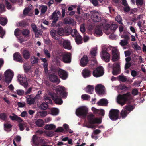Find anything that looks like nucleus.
Segmentation results:
<instances>
[{"mask_svg":"<svg viewBox=\"0 0 146 146\" xmlns=\"http://www.w3.org/2000/svg\"><path fill=\"white\" fill-rule=\"evenodd\" d=\"M65 90V89L63 86L59 85L56 89V94L49 92L48 94L51 96L52 100L56 104H61L63 103L61 96L64 98L66 96V93Z\"/></svg>","mask_w":146,"mask_h":146,"instance_id":"nucleus-1","label":"nucleus"},{"mask_svg":"<svg viewBox=\"0 0 146 146\" xmlns=\"http://www.w3.org/2000/svg\"><path fill=\"white\" fill-rule=\"evenodd\" d=\"M131 96V94L129 92H128L123 94H119L117 97V102L121 105L123 106L127 102L129 101Z\"/></svg>","mask_w":146,"mask_h":146,"instance_id":"nucleus-2","label":"nucleus"},{"mask_svg":"<svg viewBox=\"0 0 146 146\" xmlns=\"http://www.w3.org/2000/svg\"><path fill=\"white\" fill-rule=\"evenodd\" d=\"M71 57L70 53L65 52L58 55L56 56V58L59 59L65 63H68L71 62Z\"/></svg>","mask_w":146,"mask_h":146,"instance_id":"nucleus-3","label":"nucleus"},{"mask_svg":"<svg viewBox=\"0 0 146 146\" xmlns=\"http://www.w3.org/2000/svg\"><path fill=\"white\" fill-rule=\"evenodd\" d=\"M88 119L89 120V124L87 125V127L88 128L94 129L96 126L94 124L98 123L100 121V118H95L92 114L89 115L88 116Z\"/></svg>","mask_w":146,"mask_h":146,"instance_id":"nucleus-4","label":"nucleus"},{"mask_svg":"<svg viewBox=\"0 0 146 146\" xmlns=\"http://www.w3.org/2000/svg\"><path fill=\"white\" fill-rule=\"evenodd\" d=\"M13 75V72L11 70L9 69L6 70L4 74L5 82L7 84L10 83L11 81Z\"/></svg>","mask_w":146,"mask_h":146,"instance_id":"nucleus-5","label":"nucleus"},{"mask_svg":"<svg viewBox=\"0 0 146 146\" xmlns=\"http://www.w3.org/2000/svg\"><path fill=\"white\" fill-rule=\"evenodd\" d=\"M119 111L117 110L111 109L109 113V117L112 121H115L119 118Z\"/></svg>","mask_w":146,"mask_h":146,"instance_id":"nucleus-6","label":"nucleus"},{"mask_svg":"<svg viewBox=\"0 0 146 146\" xmlns=\"http://www.w3.org/2000/svg\"><path fill=\"white\" fill-rule=\"evenodd\" d=\"M88 108L84 106H80L78 108L76 111V113L78 116H85L88 113Z\"/></svg>","mask_w":146,"mask_h":146,"instance_id":"nucleus-7","label":"nucleus"},{"mask_svg":"<svg viewBox=\"0 0 146 146\" xmlns=\"http://www.w3.org/2000/svg\"><path fill=\"white\" fill-rule=\"evenodd\" d=\"M107 50L106 48H102L101 58L104 61L108 62L110 61V57L109 53L107 52Z\"/></svg>","mask_w":146,"mask_h":146,"instance_id":"nucleus-8","label":"nucleus"},{"mask_svg":"<svg viewBox=\"0 0 146 146\" xmlns=\"http://www.w3.org/2000/svg\"><path fill=\"white\" fill-rule=\"evenodd\" d=\"M18 79L20 82V84L23 86L25 88H26L28 87L29 85L26 81V78L25 75L19 74Z\"/></svg>","mask_w":146,"mask_h":146,"instance_id":"nucleus-9","label":"nucleus"},{"mask_svg":"<svg viewBox=\"0 0 146 146\" xmlns=\"http://www.w3.org/2000/svg\"><path fill=\"white\" fill-rule=\"evenodd\" d=\"M106 21L104 18H101V28L102 27L106 30L105 33L107 35H108L111 33V32H108L107 31L110 28V24L106 23Z\"/></svg>","mask_w":146,"mask_h":146,"instance_id":"nucleus-10","label":"nucleus"},{"mask_svg":"<svg viewBox=\"0 0 146 146\" xmlns=\"http://www.w3.org/2000/svg\"><path fill=\"white\" fill-rule=\"evenodd\" d=\"M61 13L60 11H55L52 15L49 17L50 19H54L53 23H55L56 22L60 16Z\"/></svg>","mask_w":146,"mask_h":146,"instance_id":"nucleus-11","label":"nucleus"},{"mask_svg":"<svg viewBox=\"0 0 146 146\" xmlns=\"http://www.w3.org/2000/svg\"><path fill=\"white\" fill-rule=\"evenodd\" d=\"M58 72L59 76L62 79L64 80L67 78L68 74L67 72L65 70L59 68L58 70Z\"/></svg>","mask_w":146,"mask_h":146,"instance_id":"nucleus-12","label":"nucleus"},{"mask_svg":"<svg viewBox=\"0 0 146 146\" xmlns=\"http://www.w3.org/2000/svg\"><path fill=\"white\" fill-rule=\"evenodd\" d=\"M92 14V18L94 22H98L100 21L99 13L96 11H93L91 12Z\"/></svg>","mask_w":146,"mask_h":146,"instance_id":"nucleus-13","label":"nucleus"},{"mask_svg":"<svg viewBox=\"0 0 146 146\" xmlns=\"http://www.w3.org/2000/svg\"><path fill=\"white\" fill-rule=\"evenodd\" d=\"M21 52L23 57L25 59L27 60L30 58L31 54L28 50L26 48H22L21 49Z\"/></svg>","mask_w":146,"mask_h":146,"instance_id":"nucleus-14","label":"nucleus"},{"mask_svg":"<svg viewBox=\"0 0 146 146\" xmlns=\"http://www.w3.org/2000/svg\"><path fill=\"white\" fill-rule=\"evenodd\" d=\"M49 79L51 82L57 84H59L60 82L57 75L55 74H50L49 76Z\"/></svg>","mask_w":146,"mask_h":146,"instance_id":"nucleus-15","label":"nucleus"},{"mask_svg":"<svg viewBox=\"0 0 146 146\" xmlns=\"http://www.w3.org/2000/svg\"><path fill=\"white\" fill-rule=\"evenodd\" d=\"M27 103L29 105L34 104L35 101L36 97L33 98L32 95H28L26 97Z\"/></svg>","mask_w":146,"mask_h":146,"instance_id":"nucleus-16","label":"nucleus"},{"mask_svg":"<svg viewBox=\"0 0 146 146\" xmlns=\"http://www.w3.org/2000/svg\"><path fill=\"white\" fill-rule=\"evenodd\" d=\"M13 57L14 60L15 61L20 63H22L23 62V59L21 56L18 52L14 54L13 55Z\"/></svg>","mask_w":146,"mask_h":146,"instance_id":"nucleus-17","label":"nucleus"},{"mask_svg":"<svg viewBox=\"0 0 146 146\" xmlns=\"http://www.w3.org/2000/svg\"><path fill=\"white\" fill-rule=\"evenodd\" d=\"M50 34L52 37L54 39L57 40L60 38V37L58 34L57 31L55 30H51L50 32Z\"/></svg>","mask_w":146,"mask_h":146,"instance_id":"nucleus-18","label":"nucleus"},{"mask_svg":"<svg viewBox=\"0 0 146 146\" xmlns=\"http://www.w3.org/2000/svg\"><path fill=\"white\" fill-rule=\"evenodd\" d=\"M82 74L84 78H86L90 76L91 74V72L88 69H85L82 71Z\"/></svg>","mask_w":146,"mask_h":146,"instance_id":"nucleus-19","label":"nucleus"},{"mask_svg":"<svg viewBox=\"0 0 146 146\" xmlns=\"http://www.w3.org/2000/svg\"><path fill=\"white\" fill-rule=\"evenodd\" d=\"M93 75L96 77H98L100 76V67L97 68L95 70H93Z\"/></svg>","mask_w":146,"mask_h":146,"instance_id":"nucleus-20","label":"nucleus"},{"mask_svg":"<svg viewBox=\"0 0 146 146\" xmlns=\"http://www.w3.org/2000/svg\"><path fill=\"white\" fill-rule=\"evenodd\" d=\"M13 116H10L9 118L12 120H15L19 123H21L23 122V120L20 117L16 115L13 114Z\"/></svg>","mask_w":146,"mask_h":146,"instance_id":"nucleus-21","label":"nucleus"},{"mask_svg":"<svg viewBox=\"0 0 146 146\" xmlns=\"http://www.w3.org/2000/svg\"><path fill=\"white\" fill-rule=\"evenodd\" d=\"M47 114V113L46 111H40L37 112L36 116L37 117H46Z\"/></svg>","mask_w":146,"mask_h":146,"instance_id":"nucleus-22","label":"nucleus"},{"mask_svg":"<svg viewBox=\"0 0 146 146\" xmlns=\"http://www.w3.org/2000/svg\"><path fill=\"white\" fill-rule=\"evenodd\" d=\"M118 79L119 81L123 82H129L130 81V80L127 78L126 76L124 75H119L118 76Z\"/></svg>","mask_w":146,"mask_h":146,"instance_id":"nucleus-23","label":"nucleus"},{"mask_svg":"<svg viewBox=\"0 0 146 146\" xmlns=\"http://www.w3.org/2000/svg\"><path fill=\"white\" fill-rule=\"evenodd\" d=\"M32 145L33 146H38L40 145L37 137L36 135H34L33 137Z\"/></svg>","mask_w":146,"mask_h":146,"instance_id":"nucleus-24","label":"nucleus"},{"mask_svg":"<svg viewBox=\"0 0 146 146\" xmlns=\"http://www.w3.org/2000/svg\"><path fill=\"white\" fill-rule=\"evenodd\" d=\"M63 46L66 49L70 50L71 48L70 44V42L68 40H64V41Z\"/></svg>","mask_w":146,"mask_h":146,"instance_id":"nucleus-25","label":"nucleus"},{"mask_svg":"<svg viewBox=\"0 0 146 146\" xmlns=\"http://www.w3.org/2000/svg\"><path fill=\"white\" fill-rule=\"evenodd\" d=\"M86 92L88 94H92L94 90V86L93 85H88L85 89Z\"/></svg>","mask_w":146,"mask_h":146,"instance_id":"nucleus-26","label":"nucleus"},{"mask_svg":"<svg viewBox=\"0 0 146 146\" xmlns=\"http://www.w3.org/2000/svg\"><path fill=\"white\" fill-rule=\"evenodd\" d=\"M88 63V58L86 56H84L80 60V63L81 66H86Z\"/></svg>","mask_w":146,"mask_h":146,"instance_id":"nucleus-27","label":"nucleus"},{"mask_svg":"<svg viewBox=\"0 0 146 146\" xmlns=\"http://www.w3.org/2000/svg\"><path fill=\"white\" fill-rule=\"evenodd\" d=\"M123 108L129 113L134 109V106L130 105H126Z\"/></svg>","mask_w":146,"mask_h":146,"instance_id":"nucleus-28","label":"nucleus"},{"mask_svg":"<svg viewBox=\"0 0 146 146\" xmlns=\"http://www.w3.org/2000/svg\"><path fill=\"white\" fill-rule=\"evenodd\" d=\"M36 125L39 127L43 126L44 124V122L43 120L41 119H39L37 120L35 122Z\"/></svg>","mask_w":146,"mask_h":146,"instance_id":"nucleus-29","label":"nucleus"},{"mask_svg":"<svg viewBox=\"0 0 146 146\" xmlns=\"http://www.w3.org/2000/svg\"><path fill=\"white\" fill-rule=\"evenodd\" d=\"M129 113L124 109L121 110L120 113V115L123 118H125Z\"/></svg>","mask_w":146,"mask_h":146,"instance_id":"nucleus-30","label":"nucleus"},{"mask_svg":"<svg viewBox=\"0 0 146 146\" xmlns=\"http://www.w3.org/2000/svg\"><path fill=\"white\" fill-rule=\"evenodd\" d=\"M95 36H100V27L98 26L96 27L95 31Z\"/></svg>","mask_w":146,"mask_h":146,"instance_id":"nucleus-31","label":"nucleus"},{"mask_svg":"<svg viewBox=\"0 0 146 146\" xmlns=\"http://www.w3.org/2000/svg\"><path fill=\"white\" fill-rule=\"evenodd\" d=\"M43 100L47 103L52 104V101L50 97H48L46 94L44 95V97Z\"/></svg>","mask_w":146,"mask_h":146,"instance_id":"nucleus-32","label":"nucleus"},{"mask_svg":"<svg viewBox=\"0 0 146 146\" xmlns=\"http://www.w3.org/2000/svg\"><path fill=\"white\" fill-rule=\"evenodd\" d=\"M82 38L81 36L79 35L76 37L75 40L77 44H79L82 43Z\"/></svg>","mask_w":146,"mask_h":146,"instance_id":"nucleus-33","label":"nucleus"},{"mask_svg":"<svg viewBox=\"0 0 146 146\" xmlns=\"http://www.w3.org/2000/svg\"><path fill=\"white\" fill-rule=\"evenodd\" d=\"M109 102L105 98L101 99V106H108Z\"/></svg>","mask_w":146,"mask_h":146,"instance_id":"nucleus-34","label":"nucleus"},{"mask_svg":"<svg viewBox=\"0 0 146 146\" xmlns=\"http://www.w3.org/2000/svg\"><path fill=\"white\" fill-rule=\"evenodd\" d=\"M56 127V126L52 124L47 125L45 127V129L46 130H51L54 129Z\"/></svg>","mask_w":146,"mask_h":146,"instance_id":"nucleus-35","label":"nucleus"},{"mask_svg":"<svg viewBox=\"0 0 146 146\" xmlns=\"http://www.w3.org/2000/svg\"><path fill=\"white\" fill-rule=\"evenodd\" d=\"M20 123L19 124V129L21 131H23L24 129V127H26L27 125L26 123L24 122Z\"/></svg>","mask_w":146,"mask_h":146,"instance_id":"nucleus-36","label":"nucleus"},{"mask_svg":"<svg viewBox=\"0 0 146 146\" xmlns=\"http://www.w3.org/2000/svg\"><path fill=\"white\" fill-rule=\"evenodd\" d=\"M118 26L116 24H112L110 25V29L112 33H113L117 28Z\"/></svg>","mask_w":146,"mask_h":146,"instance_id":"nucleus-37","label":"nucleus"},{"mask_svg":"<svg viewBox=\"0 0 146 146\" xmlns=\"http://www.w3.org/2000/svg\"><path fill=\"white\" fill-rule=\"evenodd\" d=\"M59 113L58 110L55 108H54L52 109L51 110V114L53 115H56Z\"/></svg>","mask_w":146,"mask_h":146,"instance_id":"nucleus-38","label":"nucleus"},{"mask_svg":"<svg viewBox=\"0 0 146 146\" xmlns=\"http://www.w3.org/2000/svg\"><path fill=\"white\" fill-rule=\"evenodd\" d=\"M4 130L7 131H9L10 130V129L12 125L10 124L6 123L4 125Z\"/></svg>","mask_w":146,"mask_h":146,"instance_id":"nucleus-39","label":"nucleus"},{"mask_svg":"<svg viewBox=\"0 0 146 146\" xmlns=\"http://www.w3.org/2000/svg\"><path fill=\"white\" fill-rule=\"evenodd\" d=\"M7 19L4 18L0 17V24L4 26L7 23Z\"/></svg>","mask_w":146,"mask_h":146,"instance_id":"nucleus-40","label":"nucleus"},{"mask_svg":"<svg viewBox=\"0 0 146 146\" xmlns=\"http://www.w3.org/2000/svg\"><path fill=\"white\" fill-rule=\"evenodd\" d=\"M119 89L120 90L123 91H127L129 89V87H128L125 85H120L119 87Z\"/></svg>","mask_w":146,"mask_h":146,"instance_id":"nucleus-41","label":"nucleus"},{"mask_svg":"<svg viewBox=\"0 0 146 146\" xmlns=\"http://www.w3.org/2000/svg\"><path fill=\"white\" fill-rule=\"evenodd\" d=\"M48 107L47 103L43 102L40 105L39 108L42 110H46L47 109Z\"/></svg>","mask_w":146,"mask_h":146,"instance_id":"nucleus-42","label":"nucleus"},{"mask_svg":"<svg viewBox=\"0 0 146 146\" xmlns=\"http://www.w3.org/2000/svg\"><path fill=\"white\" fill-rule=\"evenodd\" d=\"M38 59L37 57L32 56L31 58V62L32 64L37 63L38 62Z\"/></svg>","mask_w":146,"mask_h":146,"instance_id":"nucleus-43","label":"nucleus"},{"mask_svg":"<svg viewBox=\"0 0 146 146\" xmlns=\"http://www.w3.org/2000/svg\"><path fill=\"white\" fill-rule=\"evenodd\" d=\"M57 31L58 32V34L60 36L65 34L64 30L62 28H60Z\"/></svg>","mask_w":146,"mask_h":146,"instance_id":"nucleus-44","label":"nucleus"},{"mask_svg":"<svg viewBox=\"0 0 146 146\" xmlns=\"http://www.w3.org/2000/svg\"><path fill=\"white\" fill-rule=\"evenodd\" d=\"M112 55V60L113 62L117 61L119 59V55L118 54Z\"/></svg>","mask_w":146,"mask_h":146,"instance_id":"nucleus-45","label":"nucleus"},{"mask_svg":"<svg viewBox=\"0 0 146 146\" xmlns=\"http://www.w3.org/2000/svg\"><path fill=\"white\" fill-rule=\"evenodd\" d=\"M47 7L46 6H40V9L41 10V13H44L47 10Z\"/></svg>","mask_w":146,"mask_h":146,"instance_id":"nucleus-46","label":"nucleus"},{"mask_svg":"<svg viewBox=\"0 0 146 146\" xmlns=\"http://www.w3.org/2000/svg\"><path fill=\"white\" fill-rule=\"evenodd\" d=\"M22 34L26 36H28L29 34V31L27 29H23L21 31Z\"/></svg>","mask_w":146,"mask_h":146,"instance_id":"nucleus-47","label":"nucleus"},{"mask_svg":"<svg viewBox=\"0 0 146 146\" xmlns=\"http://www.w3.org/2000/svg\"><path fill=\"white\" fill-rule=\"evenodd\" d=\"M95 90L97 93L100 94V84H98L96 86Z\"/></svg>","mask_w":146,"mask_h":146,"instance_id":"nucleus-48","label":"nucleus"},{"mask_svg":"<svg viewBox=\"0 0 146 146\" xmlns=\"http://www.w3.org/2000/svg\"><path fill=\"white\" fill-rule=\"evenodd\" d=\"M71 34L72 36L74 37H76L77 36L79 35L78 34L77 31L75 29H73L71 31Z\"/></svg>","mask_w":146,"mask_h":146,"instance_id":"nucleus-49","label":"nucleus"},{"mask_svg":"<svg viewBox=\"0 0 146 146\" xmlns=\"http://www.w3.org/2000/svg\"><path fill=\"white\" fill-rule=\"evenodd\" d=\"M120 69L113 68L112 73L114 75H116L120 72Z\"/></svg>","mask_w":146,"mask_h":146,"instance_id":"nucleus-50","label":"nucleus"},{"mask_svg":"<svg viewBox=\"0 0 146 146\" xmlns=\"http://www.w3.org/2000/svg\"><path fill=\"white\" fill-rule=\"evenodd\" d=\"M115 20L119 24H123L122 23V18L119 15H118L115 17Z\"/></svg>","mask_w":146,"mask_h":146,"instance_id":"nucleus-51","label":"nucleus"},{"mask_svg":"<svg viewBox=\"0 0 146 146\" xmlns=\"http://www.w3.org/2000/svg\"><path fill=\"white\" fill-rule=\"evenodd\" d=\"M96 48H92L90 51V54L92 56H94L96 55L97 51Z\"/></svg>","mask_w":146,"mask_h":146,"instance_id":"nucleus-52","label":"nucleus"},{"mask_svg":"<svg viewBox=\"0 0 146 146\" xmlns=\"http://www.w3.org/2000/svg\"><path fill=\"white\" fill-rule=\"evenodd\" d=\"M136 5L138 6H141L143 4V0H136Z\"/></svg>","mask_w":146,"mask_h":146,"instance_id":"nucleus-53","label":"nucleus"},{"mask_svg":"<svg viewBox=\"0 0 146 146\" xmlns=\"http://www.w3.org/2000/svg\"><path fill=\"white\" fill-rule=\"evenodd\" d=\"M133 48L136 50H141V47L138 45L137 42L135 43L134 44H133Z\"/></svg>","mask_w":146,"mask_h":146,"instance_id":"nucleus-54","label":"nucleus"},{"mask_svg":"<svg viewBox=\"0 0 146 146\" xmlns=\"http://www.w3.org/2000/svg\"><path fill=\"white\" fill-rule=\"evenodd\" d=\"M43 51L44 52V54L47 57L49 58L51 57L50 53H49V51L46 49H44Z\"/></svg>","mask_w":146,"mask_h":146,"instance_id":"nucleus-55","label":"nucleus"},{"mask_svg":"<svg viewBox=\"0 0 146 146\" xmlns=\"http://www.w3.org/2000/svg\"><path fill=\"white\" fill-rule=\"evenodd\" d=\"M128 44V42L127 40H121L119 44H120L123 46L127 45Z\"/></svg>","mask_w":146,"mask_h":146,"instance_id":"nucleus-56","label":"nucleus"},{"mask_svg":"<svg viewBox=\"0 0 146 146\" xmlns=\"http://www.w3.org/2000/svg\"><path fill=\"white\" fill-rule=\"evenodd\" d=\"M81 98L84 100H88L90 98V96L88 95L85 94L81 96Z\"/></svg>","mask_w":146,"mask_h":146,"instance_id":"nucleus-57","label":"nucleus"},{"mask_svg":"<svg viewBox=\"0 0 146 146\" xmlns=\"http://www.w3.org/2000/svg\"><path fill=\"white\" fill-rule=\"evenodd\" d=\"M106 91L104 86L101 84V95L106 94Z\"/></svg>","mask_w":146,"mask_h":146,"instance_id":"nucleus-58","label":"nucleus"},{"mask_svg":"<svg viewBox=\"0 0 146 146\" xmlns=\"http://www.w3.org/2000/svg\"><path fill=\"white\" fill-rule=\"evenodd\" d=\"M71 19L69 18H66L64 20V23L66 24H70L72 23Z\"/></svg>","mask_w":146,"mask_h":146,"instance_id":"nucleus-59","label":"nucleus"},{"mask_svg":"<svg viewBox=\"0 0 146 146\" xmlns=\"http://www.w3.org/2000/svg\"><path fill=\"white\" fill-rule=\"evenodd\" d=\"M5 34V31L4 30L2 27L0 26V36L3 38Z\"/></svg>","mask_w":146,"mask_h":146,"instance_id":"nucleus-60","label":"nucleus"},{"mask_svg":"<svg viewBox=\"0 0 146 146\" xmlns=\"http://www.w3.org/2000/svg\"><path fill=\"white\" fill-rule=\"evenodd\" d=\"M17 94L19 96L23 95L24 94V91L21 89H18L16 90Z\"/></svg>","mask_w":146,"mask_h":146,"instance_id":"nucleus-61","label":"nucleus"},{"mask_svg":"<svg viewBox=\"0 0 146 146\" xmlns=\"http://www.w3.org/2000/svg\"><path fill=\"white\" fill-rule=\"evenodd\" d=\"M0 118L3 120H5L7 118V115L5 113H1L0 114Z\"/></svg>","mask_w":146,"mask_h":146,"instance_id":"nucleus-62","label":"nucleus"},{"mask_svg":"<svg viewBox=\"0 0 146 146\" xmlns=\"http://www.w3.org/2000/svg\"><path fill=\"white\" fill-rule=\"evenodd\" d=\"M92 110L96 114H99L100 112V110H98L94 107H92Z\"/></svg>","mask_w":146,"mask_h":146,"instance_id":"nucleus-63","label":"nucleus"},{"mask_svg":"<svg viewBox=\"0 0 146 146\" xmlns=\"http://www.w3.org/2000/svg\"><path fill=\"white\" fill-rule=\"evenodd\" d=\"M45 135L49 137H52L54 135V132L52 131H46L45 132Z\"/></svg>","mask_w":146,"mask_h":146,"instance_id":"nucleus-64","label":"nucleus"}]
</instances>
